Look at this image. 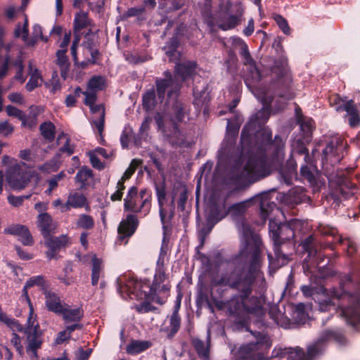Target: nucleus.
I'll return each mask as SVG.
<instances>
[{
  "instance_id": "f257e3e1",
  "label": "nucleus",
  "mask_w": 360,
  "mask_h": 360,
  "mask_svg": "<svg viewBox=\"0 0 360 360\" xmlns=\"http://www.w3.org/2000/svg\"><path fill=\"white\" fill-rule=\"evenodd\" d=\"M238 231L240 249L238 260H246L251 255L252 264L250 270L245 271L243 266H236L229 274H225L221 278H213L210 288L212 298H214L212 290L218 285H228L241 292L240 295H234L226 302L222 300L215 302V306L218 309L226 311L231 316L240 321V320H245L248 314L260 316L264 314V310L262 303L257 297H250L254 277L259 274L260 238L253 233L249 225L243 221L238 224Z\"/></svg>"
},
{
  "instance_id": "f03ea898",
  "label": "nucleus",
  "mask_w": 360,
  "mask_h": 360,
  "mask_svg": "<svg viewBox=\"0 0 360 360\" xmlns=\"http://www.w3.org/2000/svg\"><path fill=\"white\" fill-rule=\"evenodd\" d=\"M266 113L265 110L256 114L243 128L241 133V154L238 162L233 169L236 181L243 186L250 184L270 174V168L267 165L263 151L268 150L272 154L274 167L281 166L285 157L284 142L279 136H275L271 141V134L267 130L258 131L257 136H262L261 143L252 145V135L257 126L264 123L268 118H260Z\"/></svg>"
},
{
  "instance_id": "7ed1b4c3",
  "label": "nucleus",
  "mask_w": 360,
  "mask_h": 360,
  "mask_svg": "<svg viewBox=\"0 0 360 360\" xmlns=\"http://www.w3.org/2000/svg\"><path fill=\"white\" fill-rule=\"evenodd\" d=\"M302 293L307 296H314L317 302L319 311L326 312L337 311L339 308L340 316L346 322L354 326H360V295H351L346 292L340 294L336 290L328 291L323 287L319 292L311 286L304 285L301 288Z\"/></svg>"
},
{
  "instance_id": "20e7f679",
  "label": "nucleus",
  "mask_w": 360,
  "mask_h": 360,
  "mask_svg": "<svg viewBox=\"0 0 360 360\" xmlns=\"http://www.w3.org/2000/svg\"><path fill=\"white\" fill-rule=\"evenodd\" d=\"M166 252L161 249L158 259L157 261V269L154 276L153 285L149 287L143 285L141 282L134 279H128L125 276H120L117 279V290L124 299L134 295L137 300H143L149 299L152 295L156 294H167L170 285L165 283L167 276L164 270V259Z\"/></svg>"
},
{
  "instance_id": "39448f33",
  "label": "nucleus",
  "mask_w": 360,
  "mask_h": 360,
  "mask_svg": "<svg viewBox=\"0 0 360 360\" xmlns=\"http://www.w3.org/2000/svg\"><path fill=\"white\" fill-rule=\"evenodd\" d=\"M197 69L195 63L186 61L176 64L174 79L169 72H165V79L156 80L157 94L160 102H162L166 94L169 99L175 101L181 87L178 79L181 78V81H185L188 78H193L197 73Z\"/></svg>"
},
{
  "instance_id": "423d86ee",
  "label": "nucleus",
  "mask_w": 360,
  "mask_h": 360,
  "mask_svg": "<svg viewBox=\"0 0 360 360\" xmlns=\"http://www.w3.org/2000/svg\"><path fill=\"white\" fill-rule=\"evenodd\" d=\"M3 162L4 165H8L6 173V180L11 188L16 191L25 188L29 184L32 174H28L24 171L22 163H20L10 157L4 156Z\"/></svg>"
},
{
  "instance_id": "0eeeda50",
  "label": "nucleus",
  "mask_w": 360,
  "mask_h": 360,
  "mask_svg": "<svg viewBox=\"0 0 360 360\" xmlns=\"http://www.w3.org/2000/svg\"><path fill=\"white\" fill-rule=\"evenodd\" d=\"M243 62L247 67L245 82L248 88L252 91L255 96L262 103L264 108L268 107L272 101V98L264 88H260L258 86V82L261 79L259 70L256 67L251 57L249 63H246V60H243Z\"/></svg>"
},
{
  "instance_id": "6e6552de",
  "label": "nucleus",
  "mask_w": 360,
  "mask_h": 360,
  "mask_svg": "<svg viewBox=\"0 0 360 360\" xmlns=\"http://www.w3.org/2000/svg\"><path fill=\"white\" fill-rule=\"evenodd\" d=\"M30 313L26 322L25 334L26 335V352L31 356L37 358V350L41 348L43 342L41 332L36 316L34 314L33 307L29 301Z\"/></svg>"
},
{
  "instance_id": "1a4fd4ad",
  "label": "nucleus",
  "mask_w": 360,
  "mask_h": 360,
  "mask_svg": "<svg viewBox=\"0 0 360 360\" xmlns=\"http://www.w3.org/2000/svg\"><path fill=\"white\" fill-rule=\"evenodd\" d=\"M252 202L253 200L252 198L248 200L233 205L227 211L224 210V205H223V207L221 209H219L216 206H213L207 214V224L210 225V229H212L216 223L225 217L227 214H230L233 217L242 216Z\"/></svg>"
},
{
  "instance_id": "9d476101",
  "label": "nucleus",
  "mask_w": 360,
  "mask_h": 360,
  "mask_svg": "<svg viewBox=\"0 0 360 360\" xmlns=\"http://www.w3.org/2000/svg\"><path fill=\"white\" fill-rule=\"evenodd\" d=\"M335 336L333 330L323 332L319 340L314 345L309 346L307 354H305L300 348L291 349L288 356V360H309L323 350V342Z\"/></svg>"
},
{
  "instance_id": "9b49d317",
  "label": "nucleus",
  "mask_w": 360,
  "mask_h": 360,
  "mask_svg": "<svg viewBox=\"0 0 360 360\" xmlns=\"http://www.w3.org/2000/svg\"><path fill=\"white\" fill-rule=\"evenodd\" d=\"M252 335L255 342L252 341L242 347L243 360H262L263 356L260 351L266 347V338L259 332L252 333Z\"/></svg>"
},
{
  "instance_id": "f8f14e48",
  "label": "nucleus",
  "mask_w": 360,
  "mask_h": 360,
  "mask_svg": "<svg viewBox=\"0 0 360 360\" xmlns=\"http://www.w3.org/2000/svg\"><path fill=\"white\" fill-rule=\"evenodd\" d=\"M138 226V219L134 215H129L126 219L122 221L118 227V240H123L131 236Z\"/></svg>"
},
{
  "instance_id": "ddd939ff",
  "label": "nucleus",
  "mask_w": 360,
  "mask_h": 360,
  "mask_svg": "<svg viewBox=\"0 0 360 360\" xmlns=\"http://www.w3.org/2000/svg\"><path fill=\"white\" fill-rule=\"evenodd\" d=\"M343 147L342 140L340 138H335L323 150L324 158L326 160L330 159L332 163L338 162L340 160V153Z\"/></svg>"
},
{
  "instance_id": "4468645a",
  "label": "nucleus",
  "mask_w": 360,
  "mask_h": 360,
  "mask_svg": "<svg viewBox=\"0 0 360 360\" xmlns=\"http://www.w3.org/2000/svg\"><path fill=\"white\" fill-rule=\"evenodd\" d=\"M252 200L255 202H259L263 219L267 218L275 209L278 210L276 205L271 201L270 195L267 193H263L253 197Z\"/></svg>"
},
{
  "instance_id": "2eb2a0df",
  "label": "nucleus",
  "mask_w": 360,
  "mask_h": 360,
  "mask_svg": "<svg viewBox=\"0 0 360 360\" xmlns=\"http://www.w3.org/2000/svg\"><path fill=\"white\" fill-rule=\"evenodd\" d=\"M90 110L94 115L91 119V123L92 127L96 129L100 136H101L104 129L105 123V110L103 105H89Z\"/></svg>"
},
{
  "instance_id": "dca6fc26",
  "label": "nucleus",
  "mask_w": 360,
  "mask_h": 360,
  "mask_svg": "<svg viewBox=\"0 0 360 360\" xmlns=\"http://www.w3.org/2000/svg\"><path fill=\"white\" fill-rule=\"evenodd\" d=\"M4 233L18 236L19 240L25 245H31L33 243V240L29 230L24 226L19 224L11 226L5 229Z\"/></svg>"
},
{
  "instance_id": "f3484780",
  "label": "nucleus",
  "mask_w": 360,
  "mask_h": 360,
  "mask_svg": "<svg viewBox=\"0 0 360 360\" xmlns=\"http://www.w3.org/2000/svg\"><path fill=\"white\" fill-rule=\"evenodd\" d=\"M37 226L44 237L53 233L57 227L56 223L53 221L51 217L46 212L39 214Z\"/></svg>"
},
{
  "instance_id": "a211bd4d",
  "label": "nucleus",
  "mask_w": 360,
  "mask_h": 360,
  "mask_svg": "<svg viewBox=\"0 0 360 360\" xmlns=\"http://www.w3.org/2000/svg\"><path fill=\"white\" fill-rule=\"evenodd\" d=\"M124 208L134 212L143 211L141 199L138 196L137 189L135 187H131L128 191L124 199Z\"/></svg>"
},
{
  "instance_id": "6ab92c4d",
  "label": "nucleus",
  "mask_w": 360,
  "mask_h": 360,
  "mask_svg": "<svg viewBox=\"0 0 360 360\" xmlns=\"http://www.w3.org/2000/svg\"><path fill=\"white\" fill-rule=\"evenodd\" d=\"M61 315L63 319L68 322L79 321L83 316V311L80 307H71L65 303L62 307V310L58 314Z\"/></svg>"
},
{
  "instance_id": "aec40b11",
  "label": "nucleus",
  "mask_w": 360,
  "mask_h": 360,
  "mask_svg": "<svg viewBox=\"0 0 360 360\" xmlns=\"http://www.w3.org/2000/svg\"><path fill=\"white\" fill-rule=\"evenodd\" d=\"M45 305L49 311L56 314L62 310L64 303H62L60 297L53 292L45 290Z\"/></svg>"
},
{
  "instance_id": "412c9836",
  "label": "nucleus",
  "mask_w": 360,
  "mask_h": 360,
  "mask_svg": "<svg viewBox=\"0 0 360 360\" xmlns=\"http://www.w3.org/2000/svg\"><path fill=\"white\" fill-rule=\"evenodd\" d=\"M86 198L82 195L77 193H70L66 202L62 205L61 212H67L72 208H79L85 205Z\"/></svg>"
},
{
  "instance_id": "4be33fe9",
  "label": "nucleus",
  "mask_w": 360,
  "mask_h": 360,
  "mask_svg": "<svg viewBox=\"0 0 360 360\" xmlns=\"http://www.w3.org/2000/svg\"><path fill=\"white\" fill-rule=\"evenodd\" d=\"M28 74L30 78L26 84V89L28 91H32L41 84L42 82V76L39 70L35 67L32 61H30L28 65Z\"/></svg>"
},
{
  "instance_id": "5701e85b",
  "label": "nucleus",
  "mask_w": 360,
  "mask_h": 360,
  "mask_svg": "<svg viewBox=\"0 0 360 360\" xmlns=\"http://www.w3.org/2000/svg\"><path fill=\"white\" fill-rule=\"evenodd\" d=\"M239 21V16L225 13L220 16L217 24L221 30H227L235 27Z\"/></svg>"
},
{
  "instance_id": "b1692460",
  "label": "nucleus",
  "mask_w": 360,
  "mask_h": 360,
  "mask_svg": "<svg viewBox=\"0 0 360 360\" xmlns=\"http://www.w3.org/2000/svg\"><path fill=\"white\" fill-rule=\"evenodd\" d=\"M160 6L167 10L178 9L181 6V0H158ZM146 7L153 8L156 5L155 0H144Z\"/></svg>"
},
{
  "instance_id": "393cba45",
  "label": "nucleus",
  "mask_w": 360,
  "mask_h": 360,
  "mask_svg": "<svg viewBox=\"0 0 360 360\" xmlns=\"http://www.w3.org/2000/svg\"><path fill=\"white\" fill-rule=\"evenodd\" d=\"M151 343L146 340H131L126 347V352L131 355H136L148 349Z\"/></svg>"
},
{
  "instance_id": "a878e982",
  "label": "nucleus",
  "mask_w": 360,
  "mask_h": 360,
  "mask_svg": "<svg viewBox=\"0 0 360 360\" xmlns=\"http://www.w3.org/2000/svg\"><path fill=\"white\" fill-rule=\"evenodd\" d=\"M66 50L60 49L56 52V64L60 70V75L65 79L70 67V63L65 54Z\"/></svg>"
},
{
  "instance_id": "bb28decb",
  "label": "nucleus",
  "mask_w": 360,
  "mask_h": 360,
  "mask_svg": "<svg viewBox=\"0 0 360 360\" xmlns=\"http://www.w3.org/2000/svg\"><path fill=\"white\" fill-rule=\"evenodd\" d=\"M45 245L49 248H55L58 250L60 248L64 246L68 242L66 236L63 235L60 237H51L50 235L44 236Z\"/></svg>"
},
{
  "instance_id": "cd10ccee",
  "label": "nucleus",
  "mask_w": 360,
  "mask_h": 360,
  "mask_svg": "<svg viewBox=\"0 0 360 360\" xmlns=\"http://www.w3.org/2000/svg\"><path fill=\"white\" fill-rule=\"evenodd\" d=\"M6 112L9 116H13L18 117L19 120L22 121V123L24 126H27L29 127H32L36 124V121L34 119L32 120V122H27V119L24 113L19 109L13 107L12 105H8L6 107Z\"/></svg>"
},
{
  "instance_id": "c85d7f7f",
  "label": "nucleus",
  "mask_w": 360,
  "mask_h": 360,
  "mask_svg": "<svg viewBox=\"0 0 360 360\" xmlns=\"http://www.w3.org/2000/svg\"><path fill=\"white\" fill-rule=\"evenodd\" d=\"M89 25V20L87 13L84 11H79L76 13L74 19V31L78 32Z\"/></svg>"
},
{
  "instance_id": "c756f323",
  "label": "nucleus",
  "mask_w": 360,
  "mask_h": 360,
  "mask_svg": "<svg viewBox=\"0 0 360 360\" xmlns=\"http://www.w3.org/2000/svg\"><path fill=\"white\" fill-rule=\"evenodd\" d=\"M16 51H18V56L16 60L12 63V65L16 68V73L14 79L22 84L25 82L27 77L23 74V64L21 53L18 49H16Z\"/></svg>"
},
{
  "instance_id": "7c9ffc66",
  "label": "nucleus",
  "mask_w": 360,
  "mask_h": 360,
  "mask_svg": "<svg viewBox=\"0 0 360 360\" xmlns=\"http://www.w3.org/2000/svg\"><path fill=\"white\" fill-rule=\"evenodd\" d=\"M173 117L172 121L175 124L176 122H182L185 118L187 110L183 106L182 103L175 101L172 107Z\"/></svg>"
},
{
  "instance_id": "2f4dec72",
  "label": "nucleus",
  "mask_w": 360,
  "mask_h": 360,
  "mask_svg": "<svg viewBox=\"0 0 360 360\" xmlns=\"http://www.w3.org/2000/svg\"><path fill=\"white\" fill-rule=\"evenodd\" d=\"M76 226L77 228L86 230L91 229L94 226V220L91 216L82 214L78 217L76 221Z\"/></svg>"
},
{
  "instance_id": "473e14b6",
  "label": "nucleus",
  "mask_w": 360,
  "mask_h": 360,
  "mask_svg": "<svg viewBox=\"0 0 360 360\" xmlns=\"http://www.w3.org/2000/svg\"><path fill=\"white\" fill-rule=\"evenodd\" d=\"M178 41L176 38L172 39L170 42L165 46V53L169 58V60L176 62L180 56L179 52L176 50Z\"/></svg>"
},
{
  "instance_id": "72a5a7b5",
  "label": "nucleus",
  "mask_w": 360,
  "mask_h": 360,
  "mask_svg": "<svg viewBox=\"0 0 360 360\" xmlns=\"http://www.w3.org/2000/svg\"><path fill=\"white\" fill-rule=\"evenodd\" d=\"M296 168V162L293 159L290 158L287 162L286 169L283 168L281 169V172L287 184H290V181L291 180L292 177L295 176Z\"/></svg>"
},
{
  "instance_id": "f704fd0d",
  "label": "nucleus",
  "mask_w": 360,
  "mask_h": 360,
  "mask_svg": "<svg viewBox=\"0 0 360 360\" xmlns=\"http://www.w3.org/2000/svg\"><path fill=\"white\" fill-rule=\"evenodd\" d=\"M231 43L233 46L240 48V55L243 60H246V63L250 61V55L248 49V46L245 43L238 37H231Z\"/></svg>"
},
{
  "instance_id": "c9c22d12",
  "label": "nucleus",
  "mask_w": 360,
  "mask_h": 360,
  "mask_svg": "<svg viewBox=\"0 0 360 360\" xmlns=\"http://www.w3.org/2000/svg\"><path fill=\"white\" fill-rule=\"evenodd\" d=\"M40 131L42 136L49 141H51L55 137V126L51 122L41 124Z\"/></svg>"
},
{
  "instance_id": "e433bc0d",
  "label": "nucleus",
  "mask_w": 360,
  "mask_h": 360,
  "mask_svg": "<svg viewBox=\"0 0 360 360\" xmlns=\"http://www.w3.org/2000/svg\"><path fill=\"white\" fill-rule=\"evenodd\" d=\"M304 223L299 219H292L288 222V225L286 226H283L289 232L290 234L288 236V238L293 237L294 234L297 231H300L304 226Z\"/></svg>"
},
{
  "instance_id": "4c0bfd02",
  "label": "nucleus",
  "mask_w": 360,
  "mask_h": 360,
  "mask_svg": "<svg viewBox=\"0 0 360 360\" xmlns=\"http://www.w3.org/2000/svg\"><path fill=\"white\" fill-rule=\"evenodd\" d=\"M104 85L105 79L103 77L94 76L88 82V89L96 92L103 89Z\"/></svg>"
},
{
  "instance_id": "58836bf2",
  "label": "nucleus",
  "mask_w": 360,
  "mask_h": 360,
  "mask_svg": "<svg viewBox=\"0 0 360 360\" xmlns=\"http://www.w3.org/2000/svg\"><path fill=\"white\" fill-rule=\"evenodd\" d=\"M92 177V170L87 167H82L76 174L75 179L77 182L84 186Z\"/></svg>"
},
{
  "instance_id": "ea45409f",
  "label": "nucleus",
  "mask_w": 360,
  "mask_h": 360,
  "mask_svg": "<svg viewBox=\"0 0 360 360\" xmlns=\"http://www.w3.org/2000/svg\"><path fill=\"white\" fill-rule=\"evenodd\" d=\"M20 158L26 161H41L44 160V155L37 156L35 151L30 149H25L20 151L19 154Z\"/></svg>"
},
{
  "instance_id": "a19ab883",
  "label": "nucleus",
  "mask_w": 360,
  "mask_h": 360,
  "mask_svg": "<svg viewBox=\"0 0 360 360\" xmlns=\"http://www.w3.org/2000/svg\"><path fill=\"white\" fill-rule=\"evenodd\" d=\"M193 96L195 104L200 105L203 104L206 101L207 93L204 86L202 88L195 86L193 88Z\"/></svg>"
},
{
  "instance_id": "79ce46f5",
  "label": "nucleus",
  "mask_w": 360,
  "mask_h": 360,
  "mask_svg": "<svg viewBox=\"0 0 360 360\" xmlns=\"http://www.w3.org/2000/svg\"><path fill=\"white\" fill-rule=\"evenodd\" d=\"M194 347L198 352V354L206 359L209 356V345L208 343L205 344L202 340L195 339L193 340Z\"/></svg>"
},
{
  "instance_id": "37998d69",
  "label": "nucleus",
  "mask_w": 360,
  "mask_h": 360,
  "mask_svg": "<svg viewBox=\"0 0 360 360\" xmlns=\"http://www.w3.org/2000/svg\"><path fill=\"white\" fill-rule=\"evenodd\" d=\"M314 238L310 236L304 239L301 245L304 251L308 252V256L309 257H315L318 253L317 251L314 248L313 246Z\"/></svg>"
},
{
  "instance_id": "c03bdc74",
  "label": "nucleus",
  "mask_w": 360,
  "mask_h": 360,
  "mask_svg": "<svg viewBox=\"0 0 360 360\" xmlns=\"http://www.w3.org/2000/svg\"><path fill=\"white\" fill-rule=\"evenodd\" d=\"M300 129L303 131L305 136H309L311 132L313 120L310 118H299Z\"/></svg>"
},
{
  "instance_id": "a18cd8bd",
  "label": "nucleus",
  "mask_w": 360,
  "mask_h": 360,
  "mask_svg": "<svg viewBox=\"0 0 360 360\" xmlns=\"http://www.w3.org/2000/svg\"><path fill=\"white\" fill-rule=\"evenodd\" d=\"M309 164V165H307L304 166H302L300 172H301V174L304 177H305L307 179H308L309 181L311 182L315 179L314 172L316 169L311 162H310Z\"/></svg>"
},
{
  "instance_id": "49530a36",
  "label": "nucleus",
  "mask_w": 360,
  "mask_h": 360,
  "mask_svg": "<svg viewBox=\"0 0 360 360\" xmlns=\"http://www.w3.org/2000/svg\"><path fill=\"white\" fill-rule=\"evenodd\" d=\"M146 190H142L138 196L141 199V207H143V212L144 215H146L150 209V195H148Z\"/></svg>"
},
{
  "instance_id": "de8ad7c7",
  "label": "nucleus",
  "mask_w": 360,
  "mask_h": 360,
  "mask_svg": "<svg viewBox=\"0 0 360 360\" xmlns=\"http://www.w3.org/2000/svg\"><path fill=\"white\" fill-rule=\"evenodd\" d=\"M15 36L17 37H22V39L27 44V20L25 18V22L22 26L18 25L14 31Z\"/></svg>"
},
{
  "instance_id": "09e8293b",
  "label": "nucleus",
  "mask_w": 360,
  "mask_h": 360,
  "mask_svg": "<svg viewBox=\"0 0 360 360\" xmlns=\"http://www.w3.org/2000/svg\"><path fill=\"white\" fill-rule=\"evenodd\" d=\"M44 282V278L41 276H34L30 278L25 283L22 292L23 294L26 296V298L29 300V297L27 296V289L37 285H42Z\"/></svg>"
},
{
  "instance_id": "8fccbe9b",
  "label": "nucleus",
  "mask_w": 360,
  "mask_h": 360,
  "mask_svg": "<svg viewBox=\"0 0 360 360\" xmlns=\"http://www.w3.org/2000/svg\"><path fill=\"white\" fill-rule=\"evenodd\" d=\"M65 174L61 172L59 174L54 176L53 178L48 181L49 188L46 191V193L50 195L52 191L58 186V182L63 179Z\"/></svg>"
},
{
  "instance_id": "3c124183",
  "label": "nucleus",
  "mask_w": 360,
  "mask_h": 360,
  "mask_svg": "<svg viewBox=\"0 0 360 360\" xmlns=\"http://www.w3.org/2000/svg\"><path fill=\"white\" fill-rule=\"evenodd\" d=\"M171 335L175 334L180 327V318L176 309L170 317Z\"/></svg>"
},
{
  "instance_id": "603ef678",
  "label": "nucleus",
  "mask_w": 360,
  "mask_h": 360,
  "mask_svg": "<svg viewBox=\"0 0 360 360\" xmlns=\"http://www.w3.org/2000/svg\"><path fill=\"white\" fill-rule=\"evenodd\" d=\"M144 11L143 7H131L127 9L121 16L122 20H127L131 17L141 15Z\"/></svg>"
},
{
  "instance_id": "864d4df0",
  "label": "nucleus",
  "mask_w": 360,
  "mask_h": 360,
  "mask_svg": "<svg viewBox=\"0 0 360 360\" xmlns=\"http://www.w3.org/2000/svg\"><path fill=\"white\" fill-rule=\"evenodd\" d=\"M133 131L130 127H125L120 137V142L123 148H127L129 142L132 138Z\"/></svg>"
},
{
  "instance_id": "5fc2aeb1",
  "label": "nucleus",
  "mask_w": 360,
  "mask_h": 360,
  "mask_svg": "<svg viewBox=\"0 0 360 360\" xmlns=\"http://www.w3.org/2000/svg\"><path fill=\"white\" fill-rule=\"evenodd\" d=\"M156 193H157L159 205H160V215L161 217V220L163 222L165 214L163 213V210H162V205H163L162 201L165 198V192L164 188L159 187L157 186H156Z\"/></svg>"
},
{
  "instance_id": "6e6d98bb",
  "label": "nucleus",
  "mask_w": 360,
  "mask_h": 360,
  "mask_svg": "<svg viewBox=\"0 0 360 360\" xmlns=\"http://www.w3.org/2000/svg\"><path fill=\"white\" fill-rule=\"evenodd\" d=\"M274 19L278 25V27L282 30L284 34H290V29L285 19H284L281 15H275Z\"/></svg>"
},
{
  "instance_id": "4d7b16f0",
  "label": "nucleus",
  "mask_w": 360,
  "mask_h": 360,
  "mask_svg": "<svg viewBox=\"0 0 360 360\" xmlns=\"http://www.w3.org/2000/svg\"><path fill=\"white\" fill-rule=\"evenodd\" d=\"M11 344L14 346L16 351L20 355H22L24 352L23 346L21 342L20 337L16 333H12V338L11 340Z\"/></svg>"
},
{
  "instance_id": "13d9d810",
  "label": "nucleus",
  "mask_w": 360,
  "mask_h": 360,
  "mask_svg": "<svg viewBox=\"0 0 360 360\" xmlns=\"http://www.w3.org/2000/svg\"><path fill=\"white\" fill-rule=\"evenodd\" d=\"M155 94L153 91L147 92L143 96V104L147 108L150 110L154 105Z\"/></svg>"
},
{
  "instance_id": "bf43d9fd",
  "label": "nucleus",
  "mask_w": 360,
  "mask_h": 360,
  "mask_svg": "<svg viewBox=\"0 0 360 360\" xmlns=\"http://www.w3.org/2000/svg\"><path fill=\"white\" fill-rule=\"evenodd\" d=\"M7 326H8L13 330V333L21 332L25 333V330L26 328V325L25 326L21 325L18 321L13 318Z\"/></svg>"
},
{
  "instance_id": "052dcab7",
  "label": "nucleus",
  "mask_w": 360,
  "mask_h": 360,
  "mask_svg": "<svg viewBox=\"0 0 360 360\" xmlns=\"http://www.w3.org/2000/svg\"><path fill=\"white\" fill-rule=\"evenodd\" d=\"M238 128H239L238 127H232V126L231 124V122L228 120L227 127H226V129H227L226 139L230 140V141L231 143L234 141L235 137L237 135L238 131Z\"/></svg>"
},
{
  "instance_id": "680f3d73",
  "label": "nucleus",
  "mask_w": 360,
  "mask_h": 360,
  "mask_svg": "<svg viewBox=\"0 0 360 360\" xmlns=\"http://www.w3.org/2000/svg\"><path fill=\"white\" fill-rule=\"evenodd\" d=\"M269 315L278 325L283 326L281 323L283 315L281 313L278 311V307L276 306H272L270 308Z\"/></svg>"
},
{
  "instance_id": "e2e57ef3",
  "label": "nucleus",
  "mask_w": 360,
  "mask_h": 360,
  "mask_svg": "<svg viewBox=\"0 0 360 360\" xmlns=\"http://www.w3.org/2000/svg\"><path fill=\"white\" fill-rule=\"evenodd\" d=\"M33 39L30 41H27L28 45H34V43L38 40V39H44V37L42 35L41 27L35 25L33 27Z\"/></svg>"
},
{
  "instance_id": "0e129e2a",
  "label": "nucleus",
  "mask_w": 360,
  "mask_h": 360,
  "mask_svg": "<svg viewBox=\"0 0 360 360\" xmlns=\"http://www.w3.org/2000/svg\"><path fill=\"white\" fill-rule=\"evenodd\" d=\"M292 150L293 153H297L300 155H303L306 153L307 148L301 141L297 140L292 143Z\"/></svg>"
},
{
  "instance_id": "69168bd1",
  "label": "nucleus",
  "mask_w": 360,
  "mask_h": 360,
  "mask_svg": "<svg viewBox=\"0 0 360 360\" xmlns=\"http://www.w3.org/2000/svg\"><path fill=\"white\" fill-rule=\"evenodd\" d=\"M30 195H22V196H14V195H9L8 197V201L10 204L15 207L20 206L22 205V202L25 199L29 198Z\"/></svg>"
},
{
  "instance_id": "338daca9",
  "label": "nucleus",
  "mask_w": 360,
  "mask_h": 360,
  "mask_svg": "<svg viewBox=\"0 0 360 360\" xmlns=\"http://www.w3.org/2000/svg\"><path fill=\"white\" fill-rule=\"evenodd\" d=\"M342 110H345L349 116L358 112L353 100L345 101L344 105L342 106Z\"/></svg>"
},
{
  "instance_id": "774afa93",
  "label": "nucleus",
  "mask_w": 360,
  "mask_h": 360,
  "mask_svg": "<svg viewBox=\"0 0 360 360\" xmlns=\"http://www.w3.org/2000/svg\"><path fill=\"white\" fill-rule=\"evenodd\" d=\"M85 96L84 103L87 105H92L94 104L96 100V92L90 91L87 89V91L83 93Z\"/></svg>"
}]
</instances>
